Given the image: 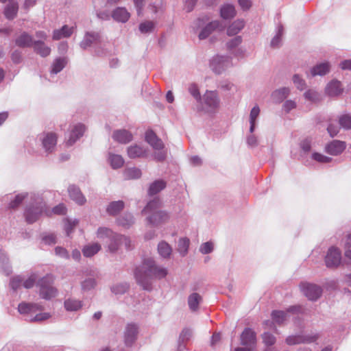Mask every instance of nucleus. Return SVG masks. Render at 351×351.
<instances>
[{
  "label": "nucleus",
  "mask_w": 351,
  "mask_h": 351,
  "mask_svg": "<svg viewBox=\"0 0 351 351\" xmlns=\"http://www.w3.org/2000/svg\"><path fill=\"white\" fill-rule=\"evenodd\" d=\"M168 274L169 270L167 267L158 265L151 258L145 259L134 271L136 282L145 290L152 289L151 279L161 280Z\"/></svg>",
  "instance_id": "1"
},
{
  "label": "nucleus",
  "mask_w": 351,
  "mask_h": 351,
  "mask_svg": "<svg viewBox=\"0 0 351 351\" xmlns=\"http://www.w3.org/2000/svg\"><path fill=\"white\" fill-rule=\"evenodd\" d=\"M160 202L158 199H154L147 203L145 208L142 211L145 215H149L147 220L149 224L157 226L160 224L166 223L170 218L168 213L165 210H159Z\"/></svg>",
  "instance_id": "2"
},
{
  "label": "nucleus",
  "mask_w": 351,
  "mask_h": 351,
  "mask_svg": "<svg viewBox=\"0 0 351 351\" xmlns=\"http://www.w3.org/2000/svg\"><path fill=\"white\" fill-rule=\"evenodd\" d=\"M146 142L154 150V158L157 161H162L166 158L167 151L161 139H160L152 130H147L145 133Z\"/></svg>",
  "instance_id": "3"
},
{
  "label": "nucleus",
  "mask_w": 351,
  "mask_h": 351,
  "mask_svg": "<svg viewBox=\"0 0 351 351\" xmlns=\"http://www.w3.org/2000/svg\"><path fill=\"white\" fill-rule=\"evenodd\" d=\"M146 142L154 150V158L157 161H162L166 158L167 151L161 139H160L152 130H147L145 133Z\"/></svg>",
  "instance_id": "4"
},
{
  "label": "nucleus",
  "mask_w": 351,
  "mask_h": 351,
  "mask_svg": "<svg viewBox=\"0 0 351 351\" xmlns=\"http://www.w3.org/2000/svg\"><path fill=\"white\" fill-rule=\"evenodd\" d=\"M232 58L226 55H215L210 60L209 66L216 75H221L233 66Z\"/></svg>",
  "instance_id": "5"
},
{
  "label": "nucleus",
  "mask_w": 351,
  "mask_h": 351,
  "mask_svg": "<svg viewBox=\"0 0 351 351\" xmlns=\"http://www.w3.org/2000/svg\"><path fill=\"white\" fill-rule=\"evenodd\" d=\"M206 21L203 19H198L193 25V28L196 29L202 27L198 34L199 40L207 38L215 30L219 29L221 27V24L219 21H213L203 27Z\"/></svg>",
  "instance_id": "6"
},
{
  "label": "nucleus",
  "mask_w": 351,
  "mask_h": 351,
  "mask_svg": "<svg viewBox=\"0 0 351 351\" xmlns=\"http://www.w3.org/2000/svg\"><path fill=\"white\" fill-rule=\"evenodd\" d=\"M38 279V275L36 273H32L26 278L16 276L10 279V286L14 291H17L21 287L25 289L33 287Z\"/></svg>",
  "instance_id": "7"
},
{
  "label": "nucleus",
  "mask_w": 351,
  "mask_h": 351,
  "mask_svg": "<svg viewBox=\"0 0 351 351\" xmlns=\"http://www.w3.org/2000/svg\"><path fill=\"white\" fill-rule=\"evenodd\" d=\"M200 102L208 110H214L219 106L220 100L216 91L206 90Z\"/></svg>",
  "instance_id": "8"
},
{
  "label": "nucleus",
  "mask_w": 351,
  "mask_h": 351,
  "mask_svg": "<svg viewBox=\"0 0 351 351\" xmlns=\"http://www.w3.org/2000/svg\"><path fill=\"white\" fill-rule=\"evenodd\" d=\"M40 296L45 300H51L57 295V289L49 283V278H43L39 282Z\"/></svg>",
  "instance_id": "9"
},
{
  "label": "nucleus",
  "mask_w": 351,
  "mask_h": 351,
  "mask_svg": "<svg viewBox=\"0 0 351 351\" xmlns=\"http://www.w3.org/2000/svg\"><path fill=\"white\" fill-rule=\"evenodd\" d=\"M341 262V251L335 247H331L329 248L325 256L326 267L330 268L337 267L340 265Z\"/></svg>",
  "instance_id": "10"
},
{
  "label": "nucleus",
  "mask_w": 351,
  "mask_h": 351,
  "mask_svg": "<svg viewBox=\"0 0 351 351\" xmlns=\"http://www.w3.org/2000/svg\"><path fill=\"white\" fill-rule=\"evenodd\" d=\"M319 338L318 334L290 335L286 338V343L289 346L300 343H310L315 341Z\"/></svg>",
  "instance_id": "11"
},
{
  "label": "nucleus",
  "mask_w": 351,
  "mask_h": 351,
  "mask_svg": "<svg viewBox=\"0 0 351 351\" xmlns=\"http://www.w3.org/2000/svg\"><path fill=\"white\" fill-rule=\"evenodd\" d=\"M86 130V128L83 123H77L71 125L70 126V132L66 141V144L68 145H72L84 135Z\"/></svg>",
  "instance_id": "12"
},
{
  "label": "nucleus",
  "mask_w": 351,
  "mask_h": 351,
  "mask_svg": "<svg viewBox=\"0 0 351 351\" xmlns=\"http://www.w3.org/2000/svg\"><path fill=\"white\" fill-rule=\"evenodd\" d=\"M300 289L310 300H317L322 294V289L316 285L304 282L300 285Z\"/></svg>",
  "instance_id": "13"
},
{
  "label": "nucleus",
  "mask_w": 351,
  "mask_h": 351,
  "mask_svg": "<svg viewBox=\"0 0 351 351\" xmlns=\"http://www.w3.org/2000/svg\"><path fill=\"white\" fill-rule=\"evenodd\" d=\"M241 344L255 350L256 346V334L250 328H246L240 337Z\"/></svg>",
  "instance_id": "14"
},
{
  "label": "nucleus",
  "mask_w": 351,
  "mask_h": 351,
  "mask_svg": "<svg viewBox=\"0 0 351 351\" xmlns=\"http://www.w3.org/2000/svg\"><path fill=\"white\" fill-rule=\"evenodd\" d=\"M138 328L134 324H128L124 331V342L127 346H131L137 338Z\"/></svg>",
  "instance_id": "15"
},
{
  "label": "nucleus",
  "mask_w": 351,
  "mask_h": 351,
  "mask_svg": "<svg viewBox=\"0 0 351 351\" xmlns=\"http://www.w3.org/2000/svg\"><path fill=\"white\" fill-rule=\"evenodd\" d=\"M44 206L43 202H38L36 206L27 208L25 213L27 221L29 223L35 222L42 215Z\"/></svg>",
  "instance_id": "16"
},
{
  "label": "nucleus",
  "mask_w": 351,
  "mask_h": 351,
  "mask_svg": "<svg viewBox=\"0 0 351 351\" xmlns=\"http://www.w3.org/2000/svg\"><path fill=\"white\" fill-rule=\"evenodd\" d=\"M40 140L45 152H51L55 149L57 143L56 134L52 132L44 134L43 136L40 137Z\"/></svg>",
  "instance_id": "17"
},
{
  "label": "nucleus",
  "mask_w": 351,
  "mask_h": 351,
  "mask_svg": "<svg viewBox=\"0 0 351 351\" xmlns=\"http://www.w3.org/2000/svg\"><path fill=\"white\" fill-rule=\"evenodd\" d=\"M127 154L130 158H145L147 155V149L142 145L134 144L127 148Z\"/></svg>",
  "instance_id": "18"
},
{
  "label": "nucleus",
  "mask_w": 351,
  "mask_h": 351,
  "mask_svg": "<svg viewBox=\"0 0 351 351\" xmlns=\"http://www.w3.org/2000/svg\"><path fill=\"white\" fill-rule=\"evenodd\" d=\"M343 90L341 82L338 80H332L326 85L325 93L329 97H336L341 94Z\"/></svg>",
  "instance_id": "19"
},
{
  "label": "nucleus",
  "mask_w": 351,
  "mask_h": 351,
  "mask_svg": "<svg viewBox=\"0 0 351 351\" xmlns=\"http://www.w3.org/2000/svg\"><path fill=\"white\" fill-rule=\"evenodd\" d=\"M43 309L42 305L34 303L23 302L19 305L18 310L21 314L32 315L38 311Z\"/></svg>",
  "instance_id": "20"
},
{
  "label": "nucleus",
  "mask_w": 351,
  "mask_h": 351,
  "mask_svg": "<svg viewBox=\"0 0 351 351\" xmlns=\"http://www.w3.org/2000/svg\"><path fill=\"white\" fill-rule=\"evenodd\" d=\"M346 148V144L343 141H333L326 147L328 154L333 156L340 154Z\"/></svg>",
  "instance_id": "21"
},
{
  "label": "nucleus",
  "mask_w": 351,
  "mask_h": 351,
  "mask_svg": "<svg viewBox=\"0 0 351 351\" xmlns=\"http://www.w3.org/2000/svg\"><path fill=\"white\" fill-rule=\"evenodd\" d=\"M34 42L32 36L25 32H23L15 39L16 45L23 48L33 46Z\"/></svg>",
  "instance_id": "22"
},
{
  "label": "nucleus",
  "mask_w": 351,
  "mask_h": 351,
  "mask_svg": "<svg viewBox=\"0 0 351 351\" xmlns=\"http://www.w3.org/2000/svg\"><path fill=\"white\" fill-rule=\"evenodd\" d=\"M112 138L119 143L126 144L132 140L133 136L128 130H119L113 132Z\"/></svg>",
  "instance_id": "23"
},
{
  "label": "nucleus",
  "mask_w": 351,
  "mask_h": 351,
  "mask_svg": "<svg viewBox=\"0 0 351 351\" xmlns=\"http://www.w3.org/2000/svg\"><path fill=\"white\" fill-rule=\"evenodd\" d=\"M112 19L119 23H125L130 17V14L123 7H118L112 13Z\"/></svg>",
  "instance_id": "24"
},
{
  "label": "nucleus",
  "mask_w": 351,
  "mask_h": 351,
  "mask_svg": "<svg viewBox=\"0 0 351 351\" xmlns=\"http://www.w3.org/2000/svg\"><path fill=\"white\" fill-rule=\"evenodd\" d=\"M330 69V64L328 62H322L314 66L310 71V74L311 77H315L316 75H326Z\"/></svg>",
  "instance_id": "25"
},
{
  "label": "nucleus",
  "mask_w": 351,
  "mask_h": 351,
  "mask_svg": "<svg viewBox=\"0 0 351 351\" xmlns=\"http://www.w3.org/2000/svg\"><path fill=\"white\" fill-rule=\"evenodd\" d=\"M19 5L16 1H9V3L4 8L3 14L8 20L14 19L18 13Z\"/></svg>",
  "instance_id": "26"
},
{
  "label": "nucleus",
  "mask_w": 351,
  "mask_h": 351,
  "mask_svg": "<svg viewBox=\"0 0 351 351\" xmlns=\"http://www.w3.org/2000/svg\"><path fill=\"white\" fill-rule=\"evenodd\" d=\"M284 32L283 26L281 24L278 25L276 29V34L270 42V47L271 48H279L282 45Z\"/></svg>",
  "instance_id": "27"
},
{
  "label": "nucleus",
  "mask_w": 351,
  "mask_h": 351,
  "mask_svg": "<svg viewBox=\"0 0 351 351\" xmlns=\"http://www.w3.org/2000/svg\"><path fill=\"white\" fill-rule=\"evenodd\" d=\"M108 162L113 169L121 168L124 165V159L119 154L109 152L107 157Z\"/></svg>",
  "instance_id": "28"
},
{
  "label": "nucleus",
  "mask_w": 351,
  "mask_h": 351,
  "mask_svg": "<svg viewBox=\"0 0 351 351\" xmlns=\"http://www.w3.org/2000/svg\"><path fill=\"white\" fill-rule=\"evenodd\" d=\"M68 192L70 197L75 201L77 204L82 205L85 203L86 199L81 193L79 188L75 186H70L68 189Z\"/></svg>",
  "instance_id": "29"
},
{
  "label": "nucleus",
  "mask_w": 351,
  "mask_h": 351,
  "mask_svg": "<svg viewBox=\"0 0 351 351\" xmlns=\"http://www.w3.org/2000/svg\"><path fill=\"white\" fill-rule=\"evenodd\" d=\"M245 27V21L242 19H237L232 23L227 28V35L232 36L237 35Z\"/></svg>",
  "instance_id": "30"
},
{
  "label": "nucleus",
  "mask_w": 351,
  "mask_h": 351,
  "mask_svg": "<svg viewBox=\"0 0 351 351\" xmlns=\"http://www.w3.org/2000/svg\"><path fill=\"white\" fill-rule=\"evenodd\" d=\"M291 93V90L288 87H282L274 90L271 93V98L276 103H280L286 99Z\"/></svg>",
  "instance_id": "31"
},
{
  "label": "nucleus",
  "mask_w": 351,
  "mask_h": 351,
  "mask_svg": "<svg viewBox=\"0 0 351 351\" xmlns=\"http://www.w3.org/2000/svg\"><path fill=\"white\" fill-rule=\"evenodd\" d=\"M74 27L64 25L60 29H56L53 33V39L58 40L64 38L69 37L73 32Z\"/></svg>",
  "instance_id": "32"
},
{
  "label": "nucleus",
  "mask_w": 351,
  "mask_h": 351,
  "mask_svg": "<svg viewBox=\"0 0 351 351\" xmlns=\"http://www.w3.org/2000/svg\"><path fill=\"white\" fill-rule=\"evenodd\" d=\"M99 38L100 36L97 33L87 32L85 34L84 39L80 43V47L83 49H86L90 46H91L92 44L98 42L99 40Z\"/></svg>",
  "instance_id": "33"
},
{
  "label": "nucleus",
  "mask_w": 351,
  "mask_h": 351,
  "mask_svg": "<svg viewBox=\"0 0 351 351\" xmlns=\"http://www.w3.org/2000/svg\"><path fill=\"white\" fill-rule=\"evenodd\" d=\"M33 47L34 51L42 57H47L51 53V48L42 40H35Z\"/></svg>",
  "instance_id": "34"
},
{
  "label": "nucleus",
  "mask_w": 351,
  "mask_h": 351,
  "mask_svg": "<svg viewBox=\"0 0 351 351\" xmlns=\"http://www.w3.org/2000/svg\"><path fill=\"white\" fill-rule=\"evenodd\" d=\"M157 250L159 255L164 259L170 258L173 251L170 245L165 241L158 244Z\"/></svg>",
  "instance_id": "35"
},
{
  "label": "nucleus",
  "mask_w": 351,
  "mask_h": 351,
  "mask_svg": "<svg viewBox=\"0 0 351 351\" xmlns=\"http://www.w3.org/2000/svg\"><path fill=\"white\" fill-rule=\"evenodd\" d=\"M236 15L235 8L233 5L226 3L220 8V16L223 19H230Z\"/></svg>",
  "instance_id": "36"
},
{
  "label": "nucleus",
  "mask_w": 351,
  "mask_h": 351,
  "mask_svg": "<svg viewBox=\"0 0 351 351\" xmlns=\"http://www.w3.org/2000/svg\"><path fill=\"white\" fill-rule=\"evenodd\" d=\"M64 306L67 311H77L82 308L83 302L75 298H68L64 301Z\"/></svg>",
  "instance_id": "37"
},
{
  "label": "nucleus",
  "mask_w": 351,
  "mask_h": 351,
  "mask_svg": "<svg viewBox=\"0 0 351 351\" xmlns=\"http://www.w3.org/2000/svg\"><path fill=\"white\" fill-rule=\"evenodd\" d=\"M123 176L125 180L138 179L142 176V171L137 167H128L123 170Z\"/></svg>",
  "instance_id": "38"
},
{
  "label": "nucleus",
  "mask_w": 351,
  "mask_h": 351,
  "mask_svg": "<svg viewBox=\"0 0 351 351\" xmlns=\"http://www.w3.org/2000/svg\"><path fill=\"white\" fill-rule=\"evenodd\" d=\"M121 234L114 232V235L109 239L108 244V251L110 252H116L119 250L121 245Z\"/></svg>",
  "instance_id": "39"
},
{
  "label": "nucleus",
  "mask_w": 351,
  "mask_h": 351,
  "mask_svg": "<svg viewBox=\"0 0 351 351\" xmlns=\"http://www.w3.org/2000/svg\"><path fill=\"white\" fill-rule=\"evenodd\" d=\"M202 297L199 293H193L188 298V304L191 311H197L199 308V304L202 302Z\"/></svg>",
  "instance_id": "40"
},
{
  "label": "nucleus",
  "mask_w": 351,
  "mask_h": 351,
  "mask_svg": "<svg viewBox=\"0 0 351 351\" xmlns=\"http://www.w3.org/2000/svg\"><path fill=\"white\" fill-rule=\"evenodd\" d=\"M101 248L100 244L97 243H90L83 247L82 253L86 257H91L96 254Z\"/></svg>",
  "instance_id": "41"
},
{
  "label": "nucleus",
  "mask_w": 351,
  "mask_h": 351,
  "mask_svg": "<svg viewBox=\"0 0 351 351\" xmlns=\"http://www.w3.org/2000/svg\"><path fill=\"white\" fill-rule=\"evenodd\" d=\"M124 202L121 200L112 202L106 208V212L110 215H116L124 208Z\"/></svg>",
  "instance_id": "42"
},
{
  "label": "nucleus",
  "mask_w": 351,
  "mask_h": 351,
  "mask_svg": "<svg viewBox=\"0 0 351 351\" xmlns=\"http://www.w3.org/2000/svg\"><path fill=\"white\" fill-rule=\"evenodd\" d=\"M117 223L124 228H129L134 223V219L132 214L125 213L117 219Z\"/></svg>",
  "instance_id": "43"
},
{
  "label": "nucleus",
  "mask_w": 351,
  "mask_h": 351,
  "mask_svg": "<svg viewBox=\"0 0 351 351\" xmlns=\"http://www.w3.org/2000/svg\"><path fill=\"white\" fill-rule=\"evenodd\" d=\"M260 108L258 106H255L252 108L250 114V132L253 133L255 130L256 121L260 114Z\"/></svg>",
  "instance_id": "44"
},
{
  "label": "nucleus",
  "mask_w": 351,
  "mask_h": 351,
  "mask_svg": "<svg viewBox=\"0 0 351 351\" xmlns=\"http://www.w3.org/2000/svg\"><path fill=\"white\" fill-rule=\"evenodd\" d=\"M67 64V60L65 58H58L54 60L51 64V73L57 74L60 72Z\"/></svg>",
  "instance_id": "45"
},
{
  "label": "nucleus",
  "mask_w": 351,
  "mask_h": 351,
  "mask_svg": "<svg viewBox=\"0 0 351 351\" xmlns=\"http://www.w3.org/2000/svg\"><path fill=\"white\" fill-rule=\"evenodd\" d=\"M166 187V182L162 180H158L152 182L149 188L148 193L154 195L161 191Z\"/></svg>",
  "instance_id": "46"
},
{
  "label": "nucleus",
  "mask_w": 351,
  "mask_h": 351,
  "mask_svg": "<svg viewBox=\"0 0 351 351\" xmlns=\"http://www.w3.org/2000/svg\"><path fill=\"white\" fill-rule=\"evenodd\" d=\"M305 99L312 102L317 103L321 100L320 94L314 89H308L304 93Z\"/></svg>",
  "instance_id": "47"
},
{
  "label": "nucleus",
  "mask_w": 351,
  "mask_h": 351,
  "mask_svg": "<svg viewBox=\"0 0 351 351\" xmlns=\"http://www.w3.org/2000/svg\"><path fill=\"white\" fill-rule=\"evenodd\" d=\"M96 234L99 239L104 240L106 239H110L114 235V232L110 228L100 227L97 229Z\"/></svg>",
  "instance_id": "48"
},
{
  "label": "nucleus",
  "mask_w": 351,
  "mask_h": 351,
  "mask_svg": "<svg viewBox=\"0 0 351 351\" xmlns=\"http://www.w3.org/2000/svg\"><path fill=\"white\" fill-rule=\"evenodd\" d=\"M274 322L278 324H283L287 319V313L282 311H274L271 313Z\"/></svg>",
  "instance_id": "49"
},
{
  "label": "nucleus",
  "mask_w": 351,
  "mask_h": 351,
  "mask_svg": "<svg viewBox=\"0 0 351 351\" xmlns=\"http://www.w3.org/2000/svg\"><path fill=\"white\" fill-rule=\"evenodd\" d=\"M189 240L186 238H181L178 241V250L179 253L182 256H185L189 250Z\"/></svg>",
  "instance_id": "50"
},
{
  "label": "nucleus",
  "mask_w": 351,
  "mask_h": 351,
  "mask_svg": "<svg viewBox=\"0 0 351 351\" xmlns=\"http://www.w3.org/2000/svg\"><path fill=\"white\" fill-rule=\"evenodd\" d=\"M218 88L224 92H230L236 89V86L228 80H221L218 86Z\"/></svg>",
  "instance_id": "51"
},
{
  "label": "nucleus",
  "mask_w": 351,
  "mask_h": 351,
  "mask_svg": "<svg viewBox=\"0 0 351 351\" xmlns=\"http://www.w3.org/2000/svg\"><path fill=\"white\" fill-rule=\"evenodd\" d=\"M96 285V280L93 278H88L81 282L82 289L84 291H88L94 289Z\"/></svg>",
  "instance_id": "52"
},
{
  "label": "nucleus",
  "mask_w": 351,
  "mask_h": 351,
  "mask_svg": "<svg viewBox=\"0 0 351 351\" xmlns=\"http://www.w3.org/2000/svg\"><path fill=\"white\" fill-rule=\"evenodd\" d=\"M243 39L241 36H236L233 38L229 40L226 45L228 50H232L237 48L242 43Z\"/></svg>",
  "instance_id": "53"
},
{
  "label": "nucleus",
  "mask_w": 351,
  "mask_h": 351,
  "mask_svg": "<svg viewBox=\"0 0 351 351\" xmlns=\"http://www.w3.org/2000/svg\"><path fill=\"white\" fill-rule=\"evenodd\" d=\"M77 223H78V221L76 219H74V220L65 219L64 220V229L67 236H69V237L70 236L71 233L73 231L75 228L77 226Z\"/></svg>",
  "instance_id": "54"
},
{
  "label": "nucleus",
  "mask_w": 351,
  "mask_h": 351,
  "mask_svg": "<svg viewBox=\"0 0 351 351\" xmlns=\"http://www.w3.org/2000/svg\"><path fill=\"white\" fill-rule=\"evenodd\" d=\"M214 247V243L210 241L201 244L199 250L202 254H208L213 252Z\"/></svg>",
  "instance_id": "55"
},
{
  "label": "nucleus",
  "mask_w": 351,
  "mask_h": 351,
  "mask_svg": "<svg viewBox=\"0 0 351 351\" xmlns=\"http://www.w3.org/2000/svg\"><path fill=\"white\" fill-rule=\"evenodd\" d=\"M128 285L127 283H119L113 285L111 287V291L116 295L123 294L128 289Z\"/></svg>",
  "instance_id": "56"
},
{
  "label": "nucleus",
  "mask_w": 351,
  "mask_h": 351,
  "mask_svg": "<svg viewBox=\"0 0 351 351\" xmlns=\"http://www.w3.org/2000/svg\"><path fill=\"white\" fill-rule=\"evenodd\" d=\"M293 82L298 90H302L306 88L305 81L298 74L293 76Z\"/></svg>",
  "instance_id": "57"
},
{
  "label": "nucleus",
  "mask_w": 351,
  "mask_h": 351,
  "mask_svg": "<svg viewBox=\"0 0 351 351\" xmlns=\"http://www.w3.org/2000/svg\"><path fill=\"white\" fill-rule=\"evenodd\" d=\"M154 27V23L152 21H145L139 25V30L143 34L151 32Z\"/></svg>",
  "instance_id": "58"
},
{
  "label": "nucleus",
  "mask_w": 351,
  "mask_h": 351,
  "mask_svg": "<svg viewBox=\"0 0 351 351\" xmlns=\"http://www.w3.org/2000/svg\"><path fill=\"white\" fill-rule=\"evenodd\" d=\"M339 124L340 125L345 129H350L351 128V116L348 114H344L340 117L339 118Z\"/></svg>",
  "instance_id": "59"
},
{
  "label": "nucleus",
  "mask_w": 351,
  "mask_h": 351,
  "mask_svg": "<svg viewBox=\"0 0 351 351\" xmlns=\"http://www.w3.org/2000/svg\"><path fill=\"white\" fill-rule=\"evenodd\" d=\"M262 339H263V343L266 346H272L276 342L275 337L269 332H264L262 335Z\"/></svg>",
  "instance_id": "60"
},
{
  "label": "nucleus",
  "mask_w": 351,
  "mask_h": 351,
  "mask_svg": "<svg viewBox=\"0 0 351 351\" xmlns=\"http://www.w3.org/2000/svg\"><path fill=\"white\" fill-rule=\"evenodd\" d=\"M189 92L196 99L197 101H201L202 97L198 87L195 84H191L189 87Z\"/></svg>",
  "instance_id": "61"
},
{
  "label": "nucleus",
  "mask_w": 351,
  "mask_h": 351,
  "mask_svg": "<svg viewBox=\"0 0 351 351\" xmlns=\"http://www.w3.org/2000/svg\"><path fill=\"white\" fill-rule=\"evenodd\" d=\"M191 336L192 330L189 328H184L180 335L179 340L180 342L184 343V341H188Z\"/></svg>",
  "instance_id": "62"
},
{
  "label": "nucleus",
  "mask_w": 351,
  "mask_h": 351,
  "mask_svg": "<svg viewBox=\"0 0 351 351\" xmlns=\"http://www.w3.org/2000/svg\"><path fill=\"white\" fill-rule=\"evenodd\" d=\"M297 106L296 102L294 100L288 99L283 104L282 108L287 112L295 109Z\"/></svg>",
  "instance_id": "63"
},
{
  "label": "nucleus",
  "mask_w": 351,
  "mask_h": 351,
  "mask_svg": "<svg viewBox=\"0 0 351 351\" xmlns=\"http://www.w3.org/2000/svg\"><path fill=\"white\" fill-rule=\"evenodd\" d=\"M312 158L317 161V162H322V163H328L329 162L331 161V158L330 157H328V156H324L321 154H319V153H314L312 155Z\"/></svg>",
  "instance_id": "64"
}]
</instances>
